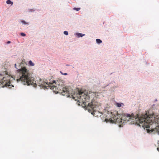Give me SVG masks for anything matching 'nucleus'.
<instances>
[{
    "instance_id": "nucleus-8",
    "label": "nucleus",
    "mask_w": 159,
    "mask_h": 159,
    "mask_svg": "<svg viewBox=\"0 0 159 159\" xmlns=\"http://www.w3.org/2000/svg\"><path fill=\"white\" fill-rule=\"evenodd\" d=\"M122 105H124V104H123V103H117L116 104V105L118 107H121Z\"/></svg>"
},
{
    "instance_id": "nucleus-12",
    "label": "nucleus",
    "mask_w": 159,
    "mask_h": 159,
    "mask_svg": "<svg viewBox=\"0 0 159 159\" xmlns=\"http://www.w3.org/2000/svg\"><path fill=\"white\" fill-rule=\"evenodd\" d=\"M73 9L76 11H79L80 9V8L74 7L73 8Z\"/></svg>"
},
{
    "instance_id": "nucleus-1",
    "label": "nucleus",
    "mask_w": 159,
    "mask_h": 159,
    "mask_svg": "<svg viewBox=\"0 0 159 159\" xmlns=\"http://www.w3.org/2000/svg\"><path fill=\"white\" fill-rule=\"evenodd\" d=\"M17 71L19 74L17 79V82L20 81L24 85H32L34 87L38 85L44 89L50 88V82H46L39 78L35 82L34 78L31 76L29 70L25 67L18 69Z\"/></svg>"
},
{
    "instance_id": "nucleus-2",
    "label": "nucleus",
    "mask_w": 159,
    "mask_h": 159,
    "mask_svg": "<svg viewBox=\"0 0 159 159\" xmlns=\"http://www.w3.org/2000/svg\"><path fill=\"white\" fill-rule=\"evenodd\" d=\"M135 119L138 121L134 122L133 124H135L136 125L140 126H142L144 128H151L150 126L154 123L155 124L159 123V115L154 113L148 115L147 113L144 115H142L140 117L138 116Z\"/></svg>"
},
{
    "instance_id": "nucleus-19",
    "label": "nucleus",
    "mask_w": 159,
    "mask_h": 159,
    "mask_svg": "<svg viewBox=\"0 0 159 159\" xmlns=\"http://www.w3.org/2000/svg\"><path fill=\"white\" fill-rule=\"evenodd\" d=\"M15 67L17 69V68H16V64H15Z\"/></svg>"
},
{
    "instance_id": "nucleus-11",
    "label": "nucleus",
    "mask_w": 159,
    "mask_h": 159,
    "mask_svg": "<svg viewBox=\"0 0 159 159\" xmlns=\"http://www.w3.org/2000/svg\"><path fill=\"white\" fill-rule=\"evenodd\" d=\"M29 65L32 66H34V64L31 61H29Z\"/></svg>"
},
{
    "instance_id": "nucleus-16",
    "label": "nucleus",
    "mask_w": 159,
    "mask_h": 159,
    "mask_svg": "<svg viewBox=\"0 0 159 159\" xmlns=\"http://www.w3.org/2000/svg\"><path fill=\"white\" fill-rule=\"evenodd\" d=\"M153 131L152 130V129H151V130H150V129H147V132L148 133H150V131Z\"/></svg>"
},
{
    "instance_id": "nucleus-9",
    "label": "nucleus",
    "mask_w": 159,
    "mask_h": 159,
    "mask_svg": "<svg viewBox=\"0 0 159 159\" xmlns=\"http://www.w3.org/2000/svg\"><path fill=\"white\" fill-rule=\"evenodd\" d=\"M7 3L8 4H11V5H12L13 4V2L11 1L10 0H7Z\"/></svg>"
},
{
    "instance_id": "nucleus-17",
    "label": "nucleus",
    "mask_w": 159,
    "mask_h": 159,
    "mask_svg": "<svg viewBox=\"0 0 159 159\" xmlns=\"http://www.w3.org/2000/svg\"><path fill=\"white\" fill-rule=\"evenodd\" d=\"M157 151H159V147H158L157 148Z\"/></svg>"
},
{
    "instance_id": "nucleus-3",
    "label": "nucleus",
    "mask_w": 159,
    "mask_h": 159,
    "mask_svg": "<svg viewBox=\"0 0 159 159\" xmlns=\"http://www.w3.org/2000/svg\"><path fill=\"white\" fill-rule=\"evenodd\" d=\"M111 117L109 119H106L105 121L107 122H110L112 123H119L120 127L122 126L123 122L124 123L126 121H130L131 120H134L135 118L133 114L131 115L129 114H125L124 115L121 117V116L118 114V112L115 111L111 112Z\"/></svg>"
},
{
    "instance_id": "nucleus-7",
    "label": "nucleus",
    "mask_w": 159,
    "mask_h": 159,
    "mask_svg": "<svg viewBox=\"0 0 159 159\" xmlns=\"http://www.w3.org/2000/svg\"><path fill=\"white\" fill-rule=\"evenodd\" d=\"M76 34L78 37H82L85 35V34H83L80 33L77 34Z\"/></svg>"
},
{
    "instance_id": "nucleus-5",
    "label": "nucleus",
    "mask_w": 159,
    "mask_h": 159,
    "mask_svg": "<svg viewBox=\"0 0 159 159\" xmlns=\"http://www.w3.org/2000/svg\"><path fill=\"white\" fill-rule=\"evenodd\" d=\"M63 84L62 82L60 80L56 82L53 80L52 83L50 82V89H54V88L57 89V93H61L62 95L66 96L67 97L69 96L71 93V89H69L67 87H63Z\"/></svg>"
},
{
    "instance_id": "nucleus-10",
    "label": "nucleus",
    "mask_w": 159,
    "mask_h": 159,
    "mask_svg": "<svg viewBox=\"0 0 159 159\" xmlns=\"http://www.w3.org/2000/svg\"><path fill=\"white\" fill-rule=\"evenodd\" d=\"M96 41L97 43H100L102 42V40L99 39H97Z\"/></svg>"
},
{
    "instance_id": "nucleus-13",
    "label": "nucleus",
    "mask_w": 159,
    "mask_h": 159,
    "mask_svg": "<svg viewBox=\"0 0 159 159\" xmlns=\"http://www.w3.org/2000/svg\"><path fill=\"white\" fill-rule=\"evenodd\" d=\"M21 22L23 24H28L24 20H22Z\"/></svg>"
},
{
    "instance_id": "nucleus-20",
    "label": "nucleus",
    "mask_w": 159,
    "mask_h": 159,
    "mask_svg": "<svg viewBox=\"0 0 159 159\" xmlns=\"http://www.w3.org/2000/svg\"><path fill=\"white\" fill-rule=\"evenodd\" d=\"M63 75H67V74L66 73H65L63 74Z\"/></svg>"
},
{
    "instance_id": "nucleus-21",
    "label": "nucleus",
    "mask_w": 159,
    "mask_h": 159,
    "mask_svg": "<svg viewBox=\"0 0 159 159\" xmlns=\"http://www.w3.org/2000/svg\"><path fill=\"white\" fill-rule=\"evenodd\" d=\"M60 73H61V74H62V75H63V74H64V73H63L62 72H61V71H60Z\"/></svg>"
},
{
    "instance_id": "nucleus-6",
    "label": "nucleus",
    "mask_w": 159,
    "mask_h": 159,
    "mask_svg": "<svg viewBox=\"0 0 159 159\" xmlns=\"http://www.w3.org/2000/svg\"><path fill=\"white\" fill-rule=\"evenodd\" d=\"M11 83L9 79H6V78L3 77V75L0 74V85L2 84V87L4 86L9 87L10 86Z\"/></svg>"
},
{
    "instance_id": "nucleus-18",
    "label": "nucleus",
    "mask_w": 159,
    "mask_h": 159,
    "mask_svg": "<svg viewBox=\"0 0 159 159\" xmlns=\"http://www.w3.org/2000/svg\"><path fill=\"white\" fill-rule=\"evenodd\" d=\"M7 43L9 44L11 43V42L10 41H8L7 42Z\"/></svg>"
},
{
    "instance_id": "nucleus-4",
    "label": "nucleus",
    "mask_w": 159,
    "mask_h": 159,
    "mask_svg": "<svg viewBox=\"0 0 159 159\" xmlns=\"http://www.w3.org/2000/svg\"><path fill=\"white\" fill-rule=\"evenodd\" d=\"M93 94L94 96L96 94L94 93H90L89 94H86L84 92H81L80 91H78V93L76 94L77 99H75V97L73 96V98L75 100H77V102L80 103L84 104L85 106H87L88 107H89L92 109H93L96 105L95 102L92 101L91 102H89L90 97L91 94Z\"/></svg>"
},
{
    "instance_id": "nucleus-14",
    "label": "nucleus",
    "mask_w": 159,
    "mask_h": 159,
    "mask_svg": "<svg viewBox=\"0 0 159 159\" xmlns=\"http://www.w3.org/2000/svg\"><path fill=\"white\" fill-rule=\"evenodd\" d=\"M20 34L22 36H25L26 35V34L25 33H20Z\"/></svg>"
},
{
    "instance_id": "nucleus-15",
    "label": "nucleus",
    "mask_w": 159,
    "mask_h": 159,
    "mask_svg": "<svg viewBox=\"0 0 159 159\" xmlns=\"http://www.w3.org/2000/svg\"><path fill=\"white\" fill-rule=\"evenodd\" d=\"M64 34L66 35H67L68 34V32L67 31H64Z\"/></svg>"
}]
</instances>
